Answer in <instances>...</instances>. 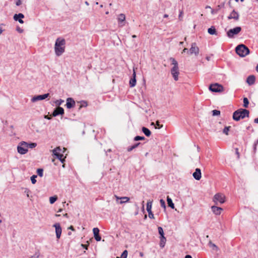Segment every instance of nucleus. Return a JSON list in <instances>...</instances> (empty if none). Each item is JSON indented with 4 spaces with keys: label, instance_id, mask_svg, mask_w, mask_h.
I'll return each instance as SVG.
<instances>
[{
    "label": "nucleus",
    "instance_id": "11",
    "mask_svg": "<svg viewBox=\"0 0 258 258\" xmlns=\"http://www.w3.org/2000/svg\"><path fill=\"white\" fill-rule=\"evenodd\" d=\"M49 95V93L44 94L43 95H40L37 96H35L31 99V101L32 102H35L36 101L42 100L47 98Z\"/></svg>",
    "mask_w": 258,
    "mask_h": 258
},
{
    "label": "nucleus",
    "instance_id": "31",
    "mask_svg": "<svg viewBox=\"0 0 258 258\" xmlns=\"http://www.w3.org/2000/svg\"><path fill=\"white\" fill-rule=\"evenodd\" d=\"M209 245L213 248V249H215L216 250H218V247L214 243L212 242L211 241H210L208 243Z\"/></svg>",
    "mask_w": 258,
    "mask_h": 258
},
{
    "label": "nucleus",
    "instance_id": "38",
    "mask_svg": "<svg viewBox=\"0 0 258 258\" xmlns=\"http://www.w3.org/2000/svg\"><path fill=\"white\" fill-rule=\"evenodd\" d=\"M152 201L149 200L147 203V209H152Z\"/></svg>",
    "mask_w": 258,
    "mask_h": 258
},
{
    "label": "nucleus",
    "instance_id": "9",
    "mask_svg": "<svg viewBox=\"0 0 258 258\" xmlns=\"http://www.w3.org/2000/svg\"><path fill=\"white\" fill-rule=\"evenodd\" d=\"M241 31L240 27H236L230 29L227 33L228 37L233 38L235 35L238 34Z\"/></svg>",
    "mask_w": 258,
    "mask_h": 258
},
{
    "label": "nucleus",
    "instance_id": "57",
    "mask_svg": "<svg viewBox=\"0 0 258 258\" xmlns=\"http://www.w3.org/2000/svg\"><path fill=\"white\" fill-rule=\"evenodd\" d=\"M184 258H192V257L190 255H186Z\"/></svg>",
    "mask_w": 258,
    "mask_h": 258
},
{
    "label": "nucleus",
    "instance_id": "34",
    "mask_svg": "<svg viewBox=\"0 0 258 258\" xmlns=\"http://www.w3.org/2000/svg\"><path fill=\"white\" fill-rule=\"evenodd\" d=\"M37 173L39 176L42 177L43 175V169L42 168H38L37 170Z\"/></svg>",
    "mask_w": 258,
    "mask_h": 258
},
{
    "label": "nucleus",
    "instance_id": "37",
    "mask_svg": "<svg viewBox=\"0 0 258 258\" xmlns=\"http://www.w3.org/2000/svg\"><path fill=\"white\" fill-rule=\"evenodd\" d=\"M230 128V126L225 127V128L223 129V133L226 135H228V132L229 131Z\"/></svg>",
    "mask_w": 258,
    "mask_h": 258
},
{
    "label": "nucleus",
    "instance_id": "18",
    "mask_svg": "<svg viewBox=\"0 0 258 258\" xmlns=\"http://www.w3.org/2000/svg\"><path fill=\"white\" fill-rule=\"evenodd\" d=\"M239 14L235 10H233L229 16L228 17V19L229 20L233 19L237 21L239 19Z\"/></svg>",
    "mask_w": 258,
    "mask_h": 258
},
{
    "label": "nucleus",
    "instance_id": "7",
    "mask_svg": "<svg viewBox=\"0 0 258 258\" xmlns=\"http://www.w3.org/2000/svg\"><path fill=\"white\" fill-rule=\"evenodd\" d=\"M61 151V149L59 147H57L54 149L52 151L53 155L56 156V157L60 160L61 163H63L65 161L64 158H63V155L60 154L59 152Z\"/></svg>",
    "mask_w": 258,
    "mask_h": 258
},
{
    "label": "nucleus",
    "instance_id": "62",
    "mask_svg": "<svg viewBox=\"0 0 258 258\" xmlns=\"http://www.w3.org/2000/svg\"><path fill=\"white\" fill-rule=\"evenodd\" d=\"M182 14H183L182 12H180V14L179 15V17L180 18L182 16Z\"/></svg>",
    "mask_w": 258,
    "mask_h": 258
},
{
    "label": "nucleus",
    "instance_id": "1",
    "mask_svg": "<svg viewBox=\"0 0 258 258\" xmlns=\"http://www.w3.org/2000/svg\"><path fill=\"white\" fill-rule=\"evenodd\" d=\"M65 44L66 42L64 39L58 38L56 40L54 50L57 56H60L64 52Z\"/></svg>",
    "mask_w": 258,
    "mask_h": 258
},
{
    "label": "nucleus",
    "instance_id": "23",
    "mask_svg": "<svg viewBox=\"0 0 258 258\" xmlns=\"http://www.w3.org/2000/svg\"><path fill=\"white\" fill-rule=\"evenodd\" d=\"M160 246L161 248H163L165 246L166 241V239L165 237V236L160 237Z\"/></svg>",
    "mask_w": 258,
    "mask_h": 258
},
{
    "label": "nucleus",
    "instance_id": "30",
    "mask_svg": "<svg viewBox=\"0 0 258 258\" xmlns=\"http://www.w3.org/2000/svg\"><path fill=\"white\" fill-rule=\"evenodd\" d=\"M57 197L56 196L51 197L49 198V202L51 204H52L57 200Z\"/></svg>",
    "mask_w": 258,
    "mask_h": 258
},
{
    "label": "nucleus",
    "instance_id": "47",
    "mask_svg": "<svg viewBox=\"0 0 258 258\" xmlns=\"http://www.w3.org/2000/svg\"><path fill=\"white\" fill-rule=\"evenodd\" d=\"M22 4V1L21 0H16V5L17 6H19Z\"/></svg>",
    "mask_w": 258,
    "mask_h": 258
},
{
    "label": "nucleus",
    "instance_id": "35",
    "mask_svg": "<svg viewBox=\"0 0 258 258\" xmlns=\"http://www.w3.org/2000/svg\"><path fill=\"white\" fill-rule=\"evenodd\" d=\"M145 138L144 136H137L134 138V141H138L140 140H144Z\"/></svg>",
    "mask_w": 258,
    "mask_h": 258
},
{
    "label": "nucleus",
    "instance_id": "45",
    "mask_svg": "<svg viewBox=\"0 0 258 258\" xmlns=\"http://www.w3.org/2000/svg\"><path fill=\"white\" fill-rule=\"evenodd\" d=\"M24 192H25V193L26 194L27 197L28 198H29V193L30 192V190L28 188H26Z\"/></svg>",
    "mask_w": 258,
    "mask_h": 258
},
{
    "label": "nucleus",
    "instance_id": "42",
    "mask_svg": "<svg viewBox=\"0 0 258 258\" xmlns=\"http://www.w3.org/2000/svg\"><path fill=\"white\" fill-rule=\"evenodd\" d=\"M36 146H37V144H36V143H30V144L28 143V148H30L32 149V148H35Z\"/></svg>",
    "mask_w": 258,
    "mask_h": 258
},
{
    "label": "nucleus",
    "instance_id": "50",
    "mask_svg": "<svg viewBox=\"0 0 258 258\" xmlns=\"http://www.w3.org/2000/svg\"><path fill=\"white\" fill-rule=\"evenodd\" d=\"M16 30L19 33H22L23 32V30L20 28L19 27H17Z\"/></svg>",
    "mask_w": 258,
    "mask_h": 258
},
{
    "label": "nucleus",
    "instance_id": "64",
    "mask_svg": "<svg viewBox=\"0 0 258 258\" xmlns=\"http://www.w3.org/2000/svg\"><path fill=\"white\" fill-rule=\"evenodd\" d=\"M85 3V4H86L87 6H89V3H88L87 1H86Z\"/></svg>",
    "mask_w": 258,
    "mask_h": 258
},
{
    "label": "nucleus",
    "instance_id": "5",
    "mask_svg": "<svg viewBox=\"0 0 258 258\" xmlns=\"http://www.w3.org/2000/svg\"><path fill=\"white\" fill-rule=\"evenodd\" d=\"M18 152L21 154H25L28 152V143L25 142H20L17 147Z\"/></svg>",
    "mask_w": 258,
    "mask_h": 258
},
{
    "label": "nucleus",
    "instance_id": "36",
    "mask_svg": "<svg viewBox=\"0 0 258 258\" xmlns=\"http://www.w3.org/2000/svg\"><path fill=\"white\" fill-rule=\"evenodd\" d=\"M63 102H64V101L63 100L59 99V100H57L55 101V104L56 106H57L58 107H59V105H60Z\"/></svg>",
    "mask_w": 258,
    "mask_h": 258
},
{
    "label": "nucleus",
    "instance_id": "44",
    "mask_svg": "<svg viewBox=\"0 0 258 258\" xmlns=\"http://www.w3.org/2000/svg\"><path fill=\"white\" fill-rule=\"evenodd\" d=\"M156 128H161V127H162L163 126V125L162 124H160V122L159 121H157L156 122Z\"/></svg>",
    "mask_w": 258,
    "mask_h": 258
},
{
    "label": "nucleus",
    "instance_id": "40",
    "mask_svg": "<svg viewBox=\"0 0 258 258\" xmlns=\"http://www.w3.org/2000/svg\"><path fill=\"white\" fill-rule=\"evenodd\" d=\"M37 177V175H33L31 177V180L32 184H35L36 182V178Z\"/></svg>",
    "mask_w": 258,
    "mask_h": 258
},
{
    "label": "nucleus",
    "instance_id": "24",
    "mask_svg": "<svg viewBox=\"0 0 258 258\" xmlns=\"http://www.w3.org/2000/svg\"><path fill=\"white\" fill-rule=\"evenodd\" d=\"M167 202L168 205L169 207H170L172 209L174 208V205L172 202V200L168 196L167 198Z\"/></svg>",
    "mask_w": 258,
    "mask_h": 258
},
{
    "label": "nucleus",
    "instance_id": "43",
    "mask_svg": "<svg viewBox=\"0 0 258 258\" xmlns=\"http://www.w3.org/2000/svg\"><path fill=\"white\" fill-rule=\"evenodd\" d=\"M160 204H161V206L162 208H163L164 209H166V205H165V201L163 199H161L160 200Z\"/></svg>",
    "mask_w": 258,
    "mask_h": 258
},
{
    "label": "nucleus",
    "instance_id": "33",
    "mask_svg": "<svg viewBox=\"0 0 258 258\" xmlns=\"http://www.w3.org/2000/svg\"><path fill=\"white\" fill-rule=\"evenodd\" d=\"M40 256V253L39 251H36L35 253L32 255L30 258H39Z\"/></svg>",
    "mask_w": 258,
    "mask_h": 258
},
{
    "label": "nucleus",
    "instance_id": "51",
    "mask_svg": "<svg viewBox=\"0 0 258 258\" xmlns=\"http://www.w3.org/2000/svg\"><path fill=\"white\" fill-rule=\"evenodd\" d=\"M88 244H81V246L84 248H85V249H88Z\"/></svg>",
    "mask_w": 258,
    "mask_h": 258
},
{
    "label": "nucleus",
    "instance_id": "15",
    "mask_svg": "<svg viewBox=\"0 0 258 258\" xmlns=\"http://www.w3.org/2000/svg\"><path fill=\"white\" fill-rule=\"evenodd\" d=\"M24 18V15L22 13H19L18 14H15L14 16V19L16 21H18L21 24H23L24 21L22 20V19Z\"/></svg>",
    "mask_w": 258,
    "mask_h": 258
},
{
    "label": "nucleus",
    "instance_id": "29",
    "mask_svg": "<svg viewBox=\"0 0 258 258\" xmlns=\"http://www.w3.org/2000/svg\"><path fill=\"white\" fill-rule=\"evenodd\" d=\"M249 104V101L248 99L246 97L243 98V107L245 108H247Z\"/></svg>",
    "mask_w": 258,
    "mask_h": 258
},
{
    "label": "nucleus",
    "instance_id": "13",
    "mask_svg": "<svg viewBox=\"0 0 258 258\" xmlns=\"http://www.w3.org/2000/svg\"><path fill=\"white\" fill-rule=\"evenodd\" d=\"M64 114V109L61 107H56L53 111L52 115L53 116H56L58 115H62Z\"/></svg>",
    "mask_w": 258,
    "mask_h": 258
},
{
    "label": "nucleus",
    "instance_id": "56",
    "mask_svg": "<svg viewBox=\"0 0 258 258\" xmlns=\"http://www.w3.org/2000/svg\"><path fill=\"white\" fill-rule=\"evenodd\" d=\"M254 122L256 123H258V117L254 119Z\"/></svg>",
    "mask_w": 258,
    "mask_h": 258
},
{
    "label": "nucleus",
    "instance_id": "28",
    "mask_svg": "<svg viewBox=\"0 0 258 258\" xmlns=\"http://www.w3.org/2000/svg\"><path fill=\"white\" fill-rule=\"evenodd\" d=\"M78 103H80L79 109L80 110L81 108L86 107L88 105L87 102L86 101H81Z\"/></svg>",
    "mask_w": 258,
    "mask_h": 258
},
{
    "label": "nucleus",
    "instance_id": "52",
    "mask_svg": "<svg viewBox=\"0 0 258 258\" xmlns=\"http://www.w3.org/2000/svg\"><path fill=\"white\" fill-rule=\"evenodd\" d=\"M257 145V144L255 142V143H254V145H253V152H254V153H255V152H256V145Z\"/></svg>",
    "mask_w": 258,
    "mask_h": 258
},
{
    "label": "nucleus",
    "instance_id": "10",
    "mask_svg": "<svg viewBox=\"0 0 258 258\" xmlns=\"http://www.w3.org/2000/svg\"><path fill=\"white\" fill-rule=\"evenodd\" d=\"M190 54H194L196 56H197L199 53V48L197 46L196 43H192L191 45V47L189 50Z\"/></svg>",
    "mask_w": 258,
    "mask_h": 258
},
{
    "label": "nucleus",
    "instance_id": "53",
    "mask_svg": "<svg viewBox=\"0 0 258 258\" xmlns=\"http://www.w3.org/2000/svg\"><path fill=\"white\" fill-rule=\"evenodd\" d=\"M141 144L140 143H136L135 144H134V145H133L135 149H136V148H137Z\"/></svg>",
    "mask_w": 258,
    "mask_h": 258
},
{
    "label": "nucleus",
    "instance_id": "63",
    "mask_svg": "<svg viewBox=\"0 0 258 258\" xmlns=\"http://www.w3.org/2000/svg\"><path fill=\"white\" fill-rule=\"evenodd\" d=\"M255 70H256V72H258V64H257V66L256 67Z\"/></svg>",
    "mask_w": 258,
    "mask_h": 258
},
{
    "label": "nucleus",
    "instance_id": "61",
    "mask_svg": "<svg viewBox=\"0 0 258 258\" xmlns=\"http://www.w3.org/2000/svg\"><path fill=\"white\" fill-rule=\"evenodd\" d=\"M163 17L164 18H168V15L167 14H164V16H163Z\"/></svg>",
    "mask_w": 258,
    "mask_h": 258
},
{
    "label": "nucleus",
    "instance_id": "39",
    "mask_svg": "<svg viewBox=\"0 0 258 258\" xmlns=\"http://www.w3.org/2000/svg\"><path fill=\"white\" fill-rule=\"evenodd\" d=\"M127 256V251L125 250L122 253L120 258H126Z\"/></svg>",
    "mask_w": 258,
    "mask_h": 258
},
{
    "label": "nucleus",
    "instance_id": "32",
    "mask_svg": "<svg viewBox=\"0 0 258 258\" xmlns=\"http://www.w3.org/2000/svg\"><path fill=\"white\" fill-rule=\"evenodd\" d=\"M158 232L160 234V237L164 236L163 229L161 227H158Z\"/></svg>",
    "mask_w": 258,
    "mask_h": 258
},
{
    "label": "nucleus",
    "instance_id": "20",
    "mask_svg": "<svg viewBox=\"0 0 258 258\" xmlns=\"http://www.w3.org/2000/svg\"><path fill=\"white\" fill-rule=\"evenodd\" d=\"M136 75L135 70H134V72L133 74V77L131 79L130 81V86L131 87H134L136 85Z\"/></svg>",
    "mask_w": 258,
    "mask_h": 258
},
{
    "label": "nucleus",
    "instance_id": "46",
    "mask_svg": "<svg viewBox=\"0 0 258 258\" xmlns=\"http://www.w3.org/2000/svg\"><path fill=\"white\" fill-rule=\"evenodd\" d=\"M3 26H5V24H3V23H2L0 24V35H1V34L3 33V32L4 31V30L3 29V28L2 27Z\"/></svg>",
    "mask_w": 258,
    "mask_h": 258
},
{
    "label": "nucleus",
    "instance_id": "16",
    "mask_svg": "<svg viewBox=\"0 0 258 258\" xmlns=\"http://www.w3.org/2000/svg\"><path fill=\"white\" fill-rule=\"evenodd\" d=\"M201 171L200 168H196L192 174L194 178L197 180H199L201 178Z\"/></svg>",
    "mask_w": 258,
    "mask_h": 258
},
{
    "label": "nucleus",
    "instance_id": "41",
    "mask_svg": "<svg viewBox=\"0 0 258 258\" xmlns=\"http://www.w3.org/2000/svg\"><path fill=\"white\" fill-rule=\"evenodd\" d=\"M220 111L219 110H213L212 111V114L213 116H217V115H220Z\"/></svg>",
    "mask_w": 258,
    "mask_h": 258
},
{
    "label": "nucleus",
    "instance_id": "27",
    "mask_svg": "<svg viewBox=\"0 0 258 258\" xmlns=\"http://www.w3.org/2000/svg\"><path fill=\"white\" fill-rule=\"evenodd\" d=\"M120 199L121 200L119 202V204H123V203H127L130 200V198L128 197H121L120 198Z\"/></svg>",
    "mask_w": 258,
    "mask_h": 258
},
{
    "label": "nucleus",
    "instance_id": "48",
    "mask_svg": "<svg viewBox=\"0 0 258 258\" xmlns=\"http://www.w3.org/2000/svg\"><path fill=\"white\" fill-rule=\"evenodd\" d=\"M134 149H135V148H134V146H132L129 147H128V148H127V151L128 152H131V151H132V150H133Z\"/></svg>",
    "mask_w": 258,
    "mask_h": 258
},
{
    "label": "nucleus",
    "instance_id": "49",
    "mask_svg": "<svg viewBox=\"0 0 258 258\" xmlns=\"http://www.w3.org/2000/svg\"><path fill=\"white\" fill-rule=\"evenodd\" d=\"M148 215H149V217L150 219H154V214H153V213H149Z\"/></svg>",
    "mask_w": 258,
    "mask_h": 258
},
{
    "label": "nucleus",
    "instance_id": "22",
    "mask_svg": "<svg viewBox=\"0 0 258 258\" xmlns=\"http://www.w3.org/2000/svg\"><path fill=\"white\" fill-rule=\"evenodd\" d=\"M142 131L147 137L150 136L151 132L148 128L146 127H143L142 128Z\"/></svg>",
    "mask_w": 258,
    "mask_h": 258
},
{
    "label": "nucleus",
    "instance_id": "2",
    "mask_svg": "<svg viewBox=\"0 0 258 258\" xmlns=\"http://www.w3.org/2000/svg\"><path fill=\"white\" fill-rule=\"evenodd\" d=\"M249 111L248 110L240 108L234 111L233 113V119L235 121H239L246 117H249Z\"/></svg>",
    "mask_w": 258,
    "mask_h": 258
},
{
    "label": "nucleus",
    "instance_id": "59",
    "mask_svg": "<svg viewBox=\"0 0 258 258\" xmlns=\"http://www.w3.org/2000/svg\"><path fill=\"white\" fill-rule=\"evenodd\" d=\"M147 212H148V214H149V213H152V211H151V209H147Z\"/></svg>",
    "mask_w": 258,
    "mask_h": 258
},
{
    "label": "nucleus",
    "instance_id": "25",
    "mask_svg": "<svg viewBox=\"0 0 258 258\" xmlns=\"http://www.w3.org/2000/svg\"><path fill=\"white\" fill-rule=\"evenodd\" d=\"M117 19H118V22L120 23L124 22L125 20V15H124L123 14H119Z\"/></svg>",
    "mask_w": 258,
    "mask_h": 258
},
{
    "label": "nucleus",
    "instance_id": "14",
    "mask_svg": "<svg viewBox=\"0 0 258 258\" xmlns=\"http://www.w3.org/2000/svg\"><path fill=\"white\" fill-rule=\"evenodd\" d=\"M75 106V101L72 98L67 99L66 106L68 109L72 108Z\"/></svg>",
    "mask_w": 258,
    "mask_h": 258
},
{
    "label": "nucleus",
    "instance_id": "6",
    "mask_svg": "<svg viewBox=\"0 0 258 258\" xmlns=\"http://www.w3.org/2000/svg\"><path fill=\"white\" fill-rule=\"evenodd\" d=\"M225 196L221 193H217L215 194L213 198V201L216 205H218V203L222 204L225 202Z\"/></svg>",
    "mask_w": 258,
    "mask_h": 258
},
{
    "label": "nucleus",
    "instance_id": "3",
    "mask_svg": "<svg viewBox=\"0 0 258 258\" xmlns=\"http://www.w3.org/2000/svg\"><path fill=\"white\" fill-rule=\"evenodd\" d=\"M170 60L172 62V64L173 65V67L171 69V74L174 80L177 81L178 80V75L179 74L178 62L173 57H170Z\"/></svg>",
    "mask_w": 258,
    "mask_h": 258
},
{
    "label": "nucleus",
    "instance_id": "8",
    "mask_svg": "<svg viewBox=\"0 0 258 258\" xmlns=\"http://www.w3.org/2000/svg\"><path fill=\"white\" fill-rule=\"evenodd\" d=\"M223 87L218 83L210 85L209 90L213 92H221L223 91Z\"/></svg>",
    "mask_w": 258,
    "mask_h": 258
},
{
    "label": "nucleus",
    "instance_id": "21",
    "mask_svg": "<svg viewBox=\"0 0 258 258\" xmlns=\"http://www.w3.org/2000/svg\"><path fill=\"white\" fill-rule=\"evenodd\" d=\"M255 81V77L253 75L249 76L246 79L247 83L249 85H253Z\"/></svg>",
    "mask_w": 258,
    "mask_h": 258
},
{
    "label": "nucleus",
    "instance_id": "26",
    "mask_svg": "<svg viewBox=\"0 0 258 258\" xmlns=\"http://www.w3.org/2000/svg\"><path fill=\"white\" fill-rule=\"evenodd\" d=\"M208 33L211 35L216 34V30L214 26H212L208 30Z\"/></svg>",
    "mask_w": 258,
    "mask_h": 258
},
{
    "label": "nucleus",
    "instance_id": "54",
    "mask_svg": "<svg viewBox=\"0 0 258 258\" xmlns=\"http://www.w3.org/2000/svg\"><path fill=\"white\" fill-rule=\"evenodd\" d=\"M235 151H236V154L237 155V158H239V153L238 152V149L237 148H236Z\"/></svg>",
    "mask_w": 258,
    "mask_h": 258
},
{
    "label": "nucleus",
    "instance_id": "55",
    "mask_svg": "<svg viewBox=\"0 0 258 258\" xmlns=\"http://www.w3.org/2000/svg\"><path fill=\"white\" fill-rule=\"evenodd\" d=\"M187 50H188L187 48H184L183 49L182 51V53H184V52H185L186 51H187V52H189Z\"/></svg>",
    "mask_w": 258,
    "mask_h": 258
},
{
    "label": "nucleus",
    "instance_id": "58",
    "mask_svg": "<svg viewBox=\"0 0 258 258\" xmlns=\"http://www.w3.org/2000/svg\"><path fill=\"white\" fill-rule=\"evenodd\" d=\"M69 229H71V230H73V231L75 230V229H74V227H73V226H71L69 228Z\"/></svg>",
    "mask_w": 258,
    "mask_h": 258
},
{
    "label": "nucleus",
    "instance_id": "60",
    "mask_svg": "<svg viewBox=\"0 0 258 258\" xmlns=\"http://www.w3.org/2000/svg\"><path fill=\"white\" fill-rule=\"evenodd\" d=\"M114 197L116 198L117 201L119 199H120V198L119 197L117 196L116 195H114Z\"/></svg>",
    "mask_w": 258,
    "mask_h": 258
},
{
    "label": "nucleus",
    "instance_id": "19",
    "mask_svg": "<svg viewBox=\"0 0 258 258\" xmlns=\"http://www.w3.org/2000/svg\"><path fill=\"white\" fill-rule=\"evenodd\" d=\"M211 209L212 212L217 215H219L221 214V212L223 211V209L220 207H218L215 206H213L211 207Z\"/></svg>",
    "mask_w": 258,
    "mask_h": 258
},
{
    "label": "nucleus",
    "instance_id": "17",
    "mask_svg": "<svg viewBox=\"0 0 258 258\" xmlns=\"http://www.w3.org/2000/svg\"><path fill=\"white\" fill-rule=\"evenodd\" d=\"M93 232L95 239L97 241H100L101 239V237L99 235V229L98 228H94L93 229Z\"/></svg>",
    "mask_w": 258,
    "mask_h": 258
},
{
    "label": "nucleus",
    "instance_id": "4",
    "mask_svg": "<svg viewBox=\"0 0 258 258\" xmlns=\"http://www.w3.org/2000/svg\"><path fill=\"white\" fill-rule=\"evenodd\" d=\"M235 51L236 53L241 57H244L249 53V49L244 44H240L238 45Z\"/></svg>",
    "mask_w": 258,
    "mask_h": 258
},
{
    "label": "nucleus",
    "instance_id": "12",
    "mask_svg": "<svg viewBox=\"0 0 258 258\" xmlns=\"http://www.w3.org/2000/svg\"><path fill=\"white\" fill-rule=\"evenodd\" d=\"M53 226L55 228V233H56V238L57 239H59V238H60V237L61 234V231H62L60 224L58 223H55V224L53 225Z\"/></svg>",
    "mask_w": 258,
    "mask_h": 258
}]
</instances>
